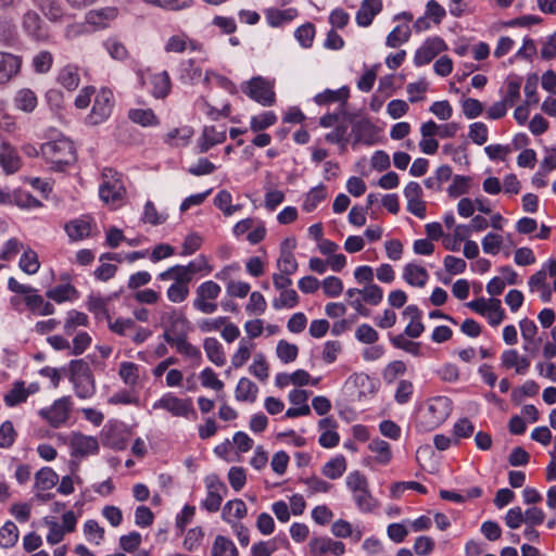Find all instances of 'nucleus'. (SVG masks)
Masks as SVG:
<instances>
[{
  "instance_id": "nucleus-1",
  "label": "nucleus",
  "mask_w": 556,
  "mask_h": 556,
  "mask_svg": "<svg viewBox=\"0 0 556 556\" xmlns=\"http://www.w3.org/2000/svg\"><path fill=\"white\" fill-rule=\"evenodd\" d=\"M452 410L451 400L446 396H435L427 401L421 412L418 427L425 431L438 428L450 416Z\"/></svg>"
},
{
  "instance_id": "nucleus-2",
  "label": "nucleus",
  "mask_w": 556,
  "mask_h": 556,
  "mask_svg": "<svg viewBox=\"0 0 556 556\" xmlns=\"http://www.w3.org/2000/svg\"><path fill=\"white\" fill-rule=\"evenodd\" d=\"M40 150L54 170H63L65 165L76 160L73 142L64 137L43 143Z\"/></svg>"
},
{
  "instance_id": "nucleus-3",
  "label": "nucleus",
  "mask_w": 556,
  "mask_h": 556,
  "mask_svg": "<svg viewBox=\"0 0 556 556\" xmlns=\"http://www.w3.org/2000/svg\"><path fill=\"white\" fill-rule=\"evenodd\" d=\"M126 193L122 176L113 168H104L102 172V182L99 188V194L103 202L112 206L121 204Z\"/></svg>"
},
{
  "instance_id": "nucleus-4",
  "label": "nucleus",
  "mask_w": 556,
  "mask_h": 556,
  "mask_svg": "<svg viewBox=\"0 0 556 556\" xmlns=\"http://www.w3.org/2000/svg\"><path fill=\"white\" fill-rule=\"evenodd\" d=\"M188 325L184 313L173 306L165 307L161 313L160 326L164 329L163 339L166 343L187 334Z\"/></svg>"
},
{
  "instance_id": "nucleus-5",
  "label": "nucleus",
  "mask_w": 556,
  "mask_h": 556,
  "mask_svg": "<svg viewBox=\"0 0 556 556\" xmlns=\"http://www.w3.org/2000/svg\"><path fill=\"white\" fill-rule=\"evenodd\" d=\"M220 291V286L212 280L201 283L195 290L193 307L203 314L215 313L218 307L215 300L219 296Z\"/></svg>"
},
{
  "instance_id": "nucleus-6",
  "label": "nucleus",
  "mask_w": 556,
  "mask_h": 556,
  "mask_svg": "<svg viewBox=\"0 0 556 556\" xmlns=\"http://www.w3.org/2000/svg\"><path fill=\"white\" fill-rule=\"evenodd\" d=\"M70 368L72 371L71 381L74 384L76 395L80 399L90 397L94 393V384L87 366L83 361L75 359L71 362Z\"/></svg>"
},
{
  "instance_id": "nucleus-7",
  "label": "nucleus",
  "mask_w": 556,
  "mask_h": 556,
  "mask_svg": "<svg viewBox=\"0 0 556 556\" xmlns=\"http://www.w3.org/2000/svg\"><path fill=\"white\" fill-rule=\"evenodd\" d=\"M72 402L68 396H63L53 402L49 407L41 408L39 415L51 427L60 428L66 424L70 418Z\"/></svg>"
},
{
  "instance_id": "nucleus-8",
  "label": "nucleus",
  "mask_w": 556,
  "mask_h": 556,
  "mask_svg": "<svg viewBox=\"0 0 556 556\" xmlns=\"http://www.w3.org/2000/svg\"><path fill=\"white\" fill-rule=\"evenodd\" d=\"M22 28L30 39L37 42H47L50 39L48 28L34 10H28L23 14Z\"/></svg>"
},
{
  "instance_id": "nucleus-9",
  "label": "nucleus",
  "mask_w": 556,
  "mask_h": 556,
  "mask_svg": "<svg viewBox=\"0 0 556 556\" xmlns=\"http://www.w3.org/2000/svg\"><path fill=\"white\" fill-rule=\"evenodd\" d=\"M242 90L256 102L269 106L275 102V92L268 81L263 79L262 77H254L247 86L242 88Z\"/></svg>"
},
{
  "instance_id": "nucleus-10",
  "label": "nucleus",
  "mask_w": 556,
  "mask_h": 556,
  "mask_svg": "<svg viewBox=\"0 0 556 556\" xmlns=\"http://www.w3.org/2000/svg\"><path fill=\"white\" fill-rule=\"evenodd\" d=\"M155 409H165L176 417H187L193 413L192 402L190 399H179L170 393L163 395L153 404Z\"/></svg>"
},
{
  "instance_id": "nucleus-11",
  "label": "nucleus",
  "mask_w": 556,
  "mask_h": 556,
  "mask_svg": "<svg viewBox=\"0 0 556 556\" xmlns=\"http://www.w3.org/2000/svg\"><path fill=\"white\" fill-rule=\"evenodd\" d=\"M22 64V56L0 51V86H5L15 79L21 73Z\"/></svg>"
},
{
  "instance_id": "nucleus-12",
  "label": "nucleus",
  "mask_w": 556,
  "mask_h": 556,
  "mask_svg": "<svg viewBox=\"0 0 556 556\" xmlns=\"http://www.w3.org/2000/svg\"><path fill=\"white\" fill-rule=\"evenodd\" d=\"M445 42L439 37L428 38L420 48L417 49L414 63L416 66H422L430 63L439 53L446 50Z\"/></svg>"
},
{
  "instance_id": "nucleus-13",
  "label": "nucleus",
  "mask_w": 556,
  "mask_h": 556,
  "mask_svg": "<svg viewBox=\"0 0 556 556\" xmlns=\"http://www.w3.org/2000/svg\"><path fill=\"white\" fill-rule=\"evenodd\" d=\"M113 94L109 89H101L96 96L94 103L90 113V122L100 124L105 121L112 112Z\"/></svg>"
},
{
  "instance_id": "nucleus-14",
  "label": "nucleus",
  "mask_w": 556,
  "mask_h": 556,
  "mask_svg": "<svg viewBox=\"0 0 556 556\" xmlns=\"http://www.w3.org/2000/svg\"><path fill=\"white\" fill-rule=\"evenodd\" d=\"M501 364L505 369L514 368L516 374L523 375L530 367V359L515 349L505 350L501 355Z\"/></svg>"
},
{
  "instance_id": "nucleus-15",
  "label": "nucleus",
  "mask_w": 556,
  "mask_h": 556,
  "mask_svg": "<svg viewBox=\"0 0 556 556\" xmlns=\"http://www.w3.org/2000/svg\"><path fill=\"white\" fill-rule=\"evenodd\" d=\"M354 134V142L364 143V144H374L377 138V128L376 126L366 118L357 121L352 128Z\"/></svg>"
},
{
  "instance_id": "nucleus-16",
  "label": "nucleus",
  "mask_w": 556,
  "mask_h": 556,
  "mask_svg": "<svg viewBox=\"0 0 556 556\" xmlns=\"http://www.w3.org/2000/svg\"><path fill=\"white\" fill-rule=\"evenodd\" d=\"M381 10V0H363L355 16L357 25L361 27L369 26Z\"/></svg>"
},
{
  "instance_id": "nucleus-17",
  "label": "nucleus",
  "mask_w": 556,
  "mask_h": 556,
  "mask_svg": "<svg viewBox=\"0 0 556 556\" xmlns=\"http://www.w3.org/2000/svg\"><path fill=\"white\" fill-rule=\"evenodd\" d=\"M404 318H408L409 323L406 326L405 336L416 339L424 332L425 327L421 323V312L416 305H408L402 313Z\"/></svg>"
},
{
  "instance_id": "nucleus-18",
  "label": "nucleus",
  "mask_w": 556,
  "mask_h": 556,
  "mask_svg": "<svg viewBox=\"0 0 556 556\" xmlns=\"http://www.w3.org/2000/svg\"><path fill=\"white\" fill-rule=\"evenodd\" d=\"M151 86V93L156 99H164L170 91L172 84L166 71L149 74L147 77Z\"/></svg>"
},
{
  "instance_id": "nucleus-19",
  "label": "nucleus",
  "mask_w": 556,
  "mask_h": 556,
  "mask_svg": "<svg viewBox=\"0 0 556 556\" xmlns=\"http://www.w3.org/2000/svg\"><path fill=\"white\" fill-rule=\"evenodd\" d=\"M117 16V9L114 7H105L93 9L87 12L86 23L98 28H104L109 23Z\"/></svg>"
},
{
  "instance_id": "nucleus-20",
  "label": "nucleus",
  "mask_w": 556,
  "mask_h": 556,
  "mask_svg": "<svg viewBox=\"0 0 556 556\" xmlns=\"http://www.w3.org/2000/svg\"><path fill=\"white\" fill-rule=\"evenodd\" d=\"M0 165L7 174H14L21 166V159L16 150L8 142L0 144Z\"/></svg>"
},
{
  "instance_id": "nucleus-21",
  "label": "nucleus",
  "mask_w": 556,
  "mask_h": 556,
  "mask_svg": "<svg viewBox=\"0 0 556 556\" xmlns=\"http://www.w3.org/2000/svg\"><path fill=\"white\" fill-rule=\"evenodd\" d=\"M72 448L75 456H86L96 454L99 450V443L93 437L75 434L72 440Z\"/></svg>"
},
{
  "instance_id": "nucleus-22",
  "label": "nucleus",
  "mask_w": 556,
  "mask_h": 556,
  "mask_svg": "<svg viewBox=\"0 0 556 556\" xmlns=\"http://www.w3.org/2000/svg\"><path fill=\"white\" fill-rule=\"evenodd\" d=\"M65 230L72 240H83L91 233V219L89 216L73 219L65 225Z\"/></svg>"
},
{
  "instance_id": "nucleus-23",
  "label": "nucleus",
  "mask_w": 556,
  "mask_h": 556,
  "mask_svg": "<svg viewBox=\"0 0 556 556\" xmlns=\"http://www.w3.org/2000/svg\"><path fill=\"white\" fill-rule=\"evenodd\" d=\"M403 278L408 285L422 288L426 286L429 275L425 267L408 263L403 269Z\"/></svg>"
},
{
  "instance_id": "nucleus-24",
  "label": "nucleus",
  "mask_w": 556,
  "mask_h": 556,
  "mask_svg": "<svg viewBox=\"0 0 556 556\" xmlns=\"http://www.w3.org/2000/svg\"><path fill=\"white\" fill-rule=\"evenodd\" d=\"M13 102L17 110L25 113H31L38 104L37 96L29 88H22L17 90Z\"/></svg>"
},
{
  "instance_id": "nucleus-25",
  "label": "nucleus",
  "mask_w": 556,
  "mask_h": 556,
  "mask_svg": "<svg viewBox=\"0 0 556 556\" xmlns=\"http://www.w3.org/2000/svg\"><path fill=\"white\" fill-rule=\"evenodd\" d=\"M258 387L250 379L242 377L239 379L235 390L237 401L253 403L256 401Z\"/></svg>"
},
{
  "instance_id": "nucleus-26",
  "label": "nucleus",
  "mask_w": 556,
  "mask_h": 556,
  "mask_svg": "<svg viewBox=\"0 0 556 556\" xmlns=\"http://www.w3.org/2000/svg\"><path fill=\"white\" fill-rule=\"evenodd\" d=\"M56 79L65 89L73 91L78 87L80 81L79 70L76 65H65L60 70Z\"/></svg>"
},
{
  "instance_id": "nucleus-27",
  "label": "nucleus",
  "mask_w": 556,
  "mask_h": 556,
  "mask_svg": "<svg viewBox=\"0 0 556 556\" xmlns=\"http://www.w3.org/2000/svg\"><path fill=\"white\" fill-rule=\"evenodd\" d=\"M59 476L50 467L41 468L35 475V490L36 491H49L56 485Z\"/></svg>"
},
{
  "instance_id": "nucleus-28",
  "label": "nucleus",
  "mask_w": 556,
  "mask_h": 556,
  "mask_svg": "<svg viewBox=\"0 0 556 556\" xmlns=\"http://www.w3.org/2000/svg\"><path fill=\"white\" fill-rule=\"evenodd\" d=\"M247 513L248 508L242 500H232L225 504L222 517L226 522L232 523V519H242Z\"/></svg>"
},
{
  "instance_id": "nucleus-29",
  "label": "nucleus",
  "mask_w": 556,
  "mask_h": 556,
  "mask_svg": "<svg viewBox=\"0 0 556 556\" xmlns=\"http://www.w3.org/2000/svg\"><path fill=\"white\" fill-rule=\"evenodd\" d=\"M203 348L207 358L217 366H223L226 362L225 353L219 341L215 338H206Z\"/></svg>"
},
{
  "instance_id": "nucleus-30",
  "label": "nucleus",
  "mask_w": 556,
  "mask_h": 556,
  "mask_svg": "<svg viewBox=\"0 0 556 556\" xmlns=\"http://www.w3.org/2000/svg\"><path fill=\"white\" fill-rule=\"evenodd\" d=\"M255 349V343L251 340L242 338L239 341V346L236 353L231 356V365L235 368L242 367L251 357L253 350Z\"/></svg>"
},
{
  "instance_id": "nucleus-31",
  "label": "nucleus",
  "mask_w": 556,
  "mask_h": 556,
  "mask_svg": "<svg viewBox=\"0 0 556 556\" xmlns=\"http://www.w3.org/2000/svg\"><path fill=\"white\" fill-rule=\"evenodd\" d=\"M226 140L225 130H217L213 126L205 127L202 134V142L200 143V151L206 152L210 148L222 143Z\"/></svg>"
},
{
  "instance_id": "nucleus-32",
  "label": "nucleus",
  "mask_w": 556,
  "mask_h": 556,
  "mask_svg": "<svg viewBox=\"0 0 556 556\" xmlns=\"http://www.w3.org/2000/svg\"><path fill=\"white\" fill-rule=\"evenodd\" d=\"M212 556H239L238 549L233 542L224 536V535H217L213 542Z\"/></svg>"
},
{
  "instance_id": "nucleus-33",
  "label": "nucleus",
  "mask_w": 556,
  "mask_h": 556,
  "mask_svg": "<svg viewBox=\"0 0 556 556\" xmlns=\"http://www.w3.org/2000/svg\"><path fill=\"white\" fill-rule=\"evenodd\" d=\"M346 470V460L344 456L339 455L327 462L323 468L321 473L328 479L336 480L340 478Z\"/></svg>"
},
{
  "instance_id": "nucleus-34",
  "label": "nucleus",
  "mask_w": 556,
  "mask_h": 556,
  "mask_svg": "<svg viewBox=\"0 0 556 556\" xmlns=\"http://www.w3.org/2000/svg\"><path fill=\"white\" fill-rule=\"evenodd\" d=\"M327 198V190H326V187L324 185H318L314 188H312L304 201H303V204H302V208L307 212V213H311L313 212L320 202H323L325 199Z\"/></svg>"
},
{
  "instance_id": "nucleus-35",
  "label": "nucleus",
  "mask_w": 556,
  "mask_h": 556,
  "mask_svg": "<svg viewBox=\"0 0 556 556\" xmlns=\"http://www.w3.org/2000/svg\"><path fill=\"white\" fill-rule=\"evenodd\" d=\"M368 448L376 455V460L379 464L387 465L392 458L390 444L381 439H374L368 445Z\"/></svg>"
},
{
  "instance_id": "nucleus-36",
  "label": "nucleus",
  "mask_w": 556,
  "mask_h": 556,
  "mask_svg": "<svg viewBox=\"0 0 556 556\" xmlns=\"http://www.w3.org/2000/svg\"><path fill=\"white\" fill-rule=\"evenodd\" d=\"M148 5L156 7L166 11H184L193 5V0H143Z\"/></svg>"
},
{
  "instance_id": "nucleus-37",
  "label": "nucleus",
  "mask_w": 556,
  "mask_h": 556,
  "mask_svg": "<svg viewBox=\"0 0 556 556\" xmlns=\"http://www.w3.org/2000/svg\"><path fill=\"white\" fill-rule=\"evenodd\" d=\"M26 305L34 312H37L40 315H52L54 313V306L46 302L43 298L39 294L29 293L25 296Z\"/></svg>"
},
{
  "instance_id": "nucleus-38",
  "label": "nucleus",
  "mask_w": 556,
  "mask_h": 556,
  "mask_svg": "<svg viewBox=\"0 0 556 556\" xmlns=\"http://www.w3.org/2000/svg\"><path fill=\"white\" fill-rule=\"evenodd\" d=\"M410 33L409 24L399 25L387 36L386 45L389 48H397L408 41Z\"/></svg>"
},
{
  "instance_id": "nucleus-39",
  "label": "nucleus",
  "mask_w": 556,
  "mask_h": 556,
  "mask_svg": "<svg viewBox=\"0 0 556 556\" xmlns=\"http://www.w3.org/2000/svg\"><path fill=\"white\" fill-rule=\"evenodd\" d=\"M53 64V55L48 50H41L36 53L31 59L33 70L37 74H47Z\"/></svg>"
},
{
  "instance_id": "nucleus-40",
  "label": "nucleus",
  "mask_w": 556,
  "mask_h": 556,
  "mask_svg": "<svg viewBox=\"0 0 556 556\" xmlns=\"http://www.w3.org/2000/svg\"><path fill=\"white\" fill-rule=\"evenodd\" d=\"M27 392L25 388V383L23 381H16L13 384V388L4 395V403L9 407H13L21 403L26 402Z\"/></svg>"
},
{
  "instance_id": "nucleus-41",
  "label": "nucleus",
  "mask_w": 556,
  "mask_h": 556,
  "mask_svg": "<svg viewBox=\"0 0 556 556\" xmlns=\"http://www.w3.org/2000/svg\"><path fill=\"white\" fill-rule=\"evenodd\" d=\"M353 498L357 508L363 513H370L378 505L377 500L371 495L369 491V486L363 489V491L358 493L353 494Z\"/></svg>"
},
{
  "instance_id": "nucleus-42",
  "label": "nucleus",
  "mask_w": 556,
  "mask_h": 556,
  "mask_svg": "<svg viewBox=\"0 0 556 556\" xmlns=\"http://www.w3.org/2000/svg\"><path fill=\"white\" fill-rule=\"evenodd\" d=\"M349 97L348 88L343 87L338 90L327 89L315 96V102L319 105L342 101L345 102Z\"/></svg>"
},
{
  "instance_id": "nucleus-43",
  "label": "nucleus",
  "mask_w": 556,
  "mask_h": 556,
  "mask_svg": "<svg viewBox=\"0 0 556 556\" xmlns=\"http://www.w3.org/2000/svg\"><path fill=\"white\" fill-rule=\"evenodd\" d=\"M119 377L129 387L137 386L139 381L138 365L132 362H123L119 366Z\"/></svg>"
},
{
  "instance_id": "nucleus-44",
  "label": "nucleus",
  "mask_w": 556,
  "mask_h": 556,
  "mask_svg": "<svg viewBox=\"0 0 556 556\" xmlns=\"http://www.w3.org/2000/svg\"><path fill=\"white\" fill-rule=\"evenodd\" d=\"M167 343L172 346H175L178 353H180L187 357H190V358H200L201 357L200 350L187 341V334L175 338L174 341H170Z\"/></svg>"
},
{
  "instance_id": "nucleus-45",
  "label": "nucleus",
  "mask_w": 556,
  "mask_h": 556,
  "mask_svg": "<svg viewBox=\"0 0 556 556\" xmlns=\"http://www.w3.org/2000/svg\"><path fill=\"white\" fill-rule=\"evenodd\" d=\"M18 539V530L14 522L8 521L0 529V546L9 548L15 545Z\"/></svg>"
},
{
  "instance_id": "nucleus-46",
  "label": "nucleus",
  "mask_w": 556,
  "mask_h": 556,
  "mask_svg": "<svg viewBox=\"0 0 556 556\" xmlns=\"http://www.w3.org/2000/svg\"><path fill=\"white\" fill-rule=\"evenodd\" d=\"M18 265L24 273L28 275L36 274L40 267L37 253L31 249L24 251L20 258Z\"/></svg>"
},
{
  "instance_id": "nucleus-47",
  "label": "nucleus",
  "mask_w": 556,
  "mask_h": 556,
  "mask_svg": "<svg viewBox=\"0 0 556 556\" xmlns=\"http://www.w3.org/2000/svg\"><path fill=\"white\" fill-rule=\"evenodd\" d=\"M276 354L282 363L288 364L296 359L299 348L286 340H280L276 346Z\"/></svg>"
},
{
  "instance_id": "nucleus-48",
  "label": "nucleus",
  "mask_w": 556,
  "mask_h": 556,
  "mask_svg": "<svg viewBox=\"0 0 556 556\" xmlns=\"http://www.w3.org/2000/svg\"><path fill=\"white\" fill-rule=\"evenodd\" d=\"M128 116L132 122L142 126H154L159 124V119L151 109L130 110Z\"/></svg>"
},
{
  "instance_id": "nucleus-49",
  "label": "nucleus",
  "mask_w": 556,
  "mask_h": 556,
  "mask_svg": "<svg viewBox=\"0 0 556 556\" xmlns=\"http://www.w3.org/2000/svg\"><path fill=\"white\" fill-rule=\"evenodd\" d=\"M299 304V295L295 290L287 289L280 291V295L273 300V307L280 309L282 307L292 308Z\"/></svg>"
},
{
  "instance_id": "nucleus-50",
  "label": "nucleus",
  "mask_w": 556,
  "mask_h": 556,
  "mask_svg": "<svg viewBox=\"0 0 556 556\" xmlns=\"http://www.w3.org/2000/svg\"><path fill=\"white\" fill-rule=\"evenodd\" d=\"M249 372L261 381H265L268 378V365L264 354L257 353L254 355Z\"/></svg>"
},
{
  "instance_id": "nucleus-51",
  "label": "nucleus",
  "mask_w": 556,
  "mask_h": 556,
  "mask_svg": "<svg viewBox=\"0 0 556 556\" xmlns=\"http://www.w3.org/2000/svg\"><path fill=\"white\" fill-rule=\"evenodd\" d=\"M15 37L16 28L14 22L7 16H0V43L10 45Z\"/></svg>"
},
{
  "instance_id": "nucleus-52",
  "label": "nucleus",
  "mask_w": 556,
  "mask_h": 556,
  "mask_svg": "<svg viewBox=\"0 0 556 556\" xmlns=\"http://www.w3.org/2000/svg\"><path fill=\"white\" fill-rule=\"evenodd\" d=\"M74 294H76V289L72 285H61L46 293L47 298L58 303L71 300Z\"/></svg>"
},
{
  "instance_id": "nucleus-53",
  "label": "nucleus",
  "mask_w": 556,
  "mask_h": 556,
  "mask_svg": "<svg viewBox=\"0 0 556 556\" xmlns=\"http://www.w3.org/2000/svg\"><path fill=\"white\" fill-rule=\"evenodd\" d=\"M188 49V36L186 34L173 35L165 42L164 50L167 53H182Z\"/></svg>"
},
{
  "instance_id": "nucleus-54",
  "label": "nucleus",
  "mask_w": 556,
  "mask_h": 556,
  "mask_svg": "<svg viewBox=\"0 0 556 556\" xmlns=\"http://www.w3.org/2000/svg\"><path fill=\"white\" fill-rule=\"evenodd\" d=\"M490 304L491 305L486 312L485 317L488 318V321L491 326L496 327L503 321L505 312L502 308L501 301L498 299L491 298Z\"/></svg>"
},
{
  "instance_id": "nucleus-55",
  "label": "nucleus",
  "mask_w": 556,
  "mask_h": 556,
  "mask_svg": "<svg viewBox=\"0 0 556 556\" xmlns=\"http://www.w3.org/2000/svg\"><path fill=\"white\" fill-rule=\"evenodd\" d=\"M295 15L294 9L288 10H268L266 13V20L271 26H279L286 22L291 21Z\"/></svg>"
},
{
  "instance_id": "nucleus-56",
  "label": "nucleus",
  "mask_w": 556,
  "mask_h": 556,
  "mask_svg": "<svg viewBox=\"0 0 556 556\" xmlns=\"http://www.w3.org/2000/svg\"><path fill=\"white\" fill-rule=\"evenodd\" d=\"M280 273L292 275L298 269V262L290 251L282 250L277 262Z\"/></svg>"
},
{
  "instance_id": "nucleus-57",
  "label": "nucleus",
  "mask_w": 556,
  "mask_h": 556,
  "mask_svg": "<svg viewBox=\"0 0 556 556\" xmlns=\"http://www.w3.org/2000/svg\"><path fill=\"white\" fill-rule=\"evenodd\" d=\"M43 522L49 528L47 535L48 543L51 545L60 543L66 532L63 527L54 519L45 518Z\"/></svg>"
},
{
  "instance_id": "nucleus-58",
  "label": "nucleus",
  "mask_w": 556,
  "mask_h": 556,
  "mask_svg": "<svg viewBox=\"0 0 556 556\" xmlns=\"http://www.w3.org/2000/svg\"><path fill=\"white\" fill-rule=\"evenodd\" d=\"M345 483L352 494L358 493L369 486L367 478L359 471L350 472L346 476Z\"/></svg>"
},
{
  "instance_id": "nucleus-59",
  "label": "nucleus",
  "mask_w": 556,
  "mask_h": 556,
  "mask_svg": "<svg viewBox=\"0 0 556 556\" xmlns=\"http://www.w3.org/2000/svg\"><path fill=\"white\" fill-rule=\"evenodd\" d=\"M520 78H508L506 80V94L503 98V101L506 102L508 106H511L516 103V101L520 97Z\"/></svg>"
},
{
  "instance_id": "nucleus-60",
  "label": "nucleus",
  "mask_w": 556,
  "mask_h": 556,
  "mask_svg": "<svg viewBox=\"0 0 556 556\" xmlns=\"http://www.w3.org/2000/svg\"><path fill=\"white\" fill-rule=\"evenodd\" d=\"M84 532L90 542L99 545L104 538V529L96 520H87L84 525Z\"/></svg>"
},
{
  "instance_id": "nucleus-61",
  "label": "nucleus",
  "mask_w": 556,
  "mask_h": 556,
  "mask_svg": "<svg viewBox=\"0 0 556 556\" xmlns=\"http://www.w3.org/2000/svg\"><path fill=\"white\" fill-rule=\"evenodd\" d=\"M276 122L277 117L274 112H264L251 118V129L253 131H260L270 127Z\"/></svg>"
},
{
  "instance_id": "nucleus-62",
  "label": "nucleus",
  "mask_w": 556,
  "mask_h": 556,
  "mask_svg": "<svg viewBox=\"0 0 556 556\" xmlns=\"http://www.w3.org/2000/svg\"><path fill=\"white\" fill-rule=\"evenodd\" d=\"M321 287L325 294L329 298H337L343 291V282L336 276L325 278L321 282Z\"/></svg>"
},
{
  "instance_id": "nucleus-63",
  "label": "nucleus",
  "mask_w": 556,
  "mask_h": 556,
  "mask_svg": "<svg viewBox=\"0 0 556 556\" xmlns=\"http://www.w3.org/2000/svg\"><path fill=\"white\" fill-rule=\"evenodd\" d=\"M382 296V289L375 283L366 285L364 289H362V300L370 305L379 304Z\"/></svg>"
},
{
  "instance_id": "nucleus-64",
  "label": "nucleus",
  "mask_w": 556,
  "mask_h": 556,
  "mask_svg": "<svg viewBox=\"0 0 556 556\" xmlns=\"http://www.w3.org/2000/svg\"><path fill=\"white\" fill-rule=\"evenodd\" d=\"M503 244L502 236L489 232L482 239V249L484 253L495 255L500 252Z\"/></svg>"
}]
</instances>
